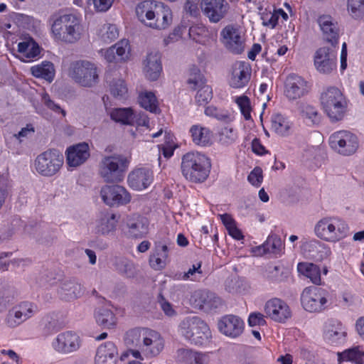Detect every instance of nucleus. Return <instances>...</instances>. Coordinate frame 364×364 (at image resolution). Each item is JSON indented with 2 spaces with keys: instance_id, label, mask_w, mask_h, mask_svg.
Listing matches in <instances>:
<instances>
[{
  "instance_id": "de8ad7c7",
  "label": "nucleus",
  "mask_w": 364,
  "mask_h": 364,
  "mask_svg": "<svg viewBox=\"0 0 364 364\" xmlns=\"http://www.w3.org/2000/svg\"><path fill=\"white\" fill-rule=\"evenodd\" d=\"M139 102L141 107L152 113H156L159 110L156 97L151 92L141 93L139 97Z\"/></svg>"
},
{
  "instance_id": "aec40b11",
  "label": "nucleus",
  "mask_w": 364,
  "mask_h": 364,
  "mask_svg": "<svg viewBox=\"0 0 364 364\" xmlns=\"http://www.w3.org/2000/svg\"><path fill=\"white\" fill-rule=\"evenodd\" d=\"M131 46L127 39H122L107 49L101 50L102 56L108 63H122L130 56Z\"/></svg>"
},
{
  "instance_id": "2f4dec72",
  "label": "nucleus",
  "mask_w": 364,
  "mask_h": 364,
  "mask_svg": "<svg viewBox=\"0 0 364 364\" xmlns=\"http://www.w3.org/2000/svg\"><path fill=\"white\" fill-rule=\"evenodd\" d=\"M162 66L161 58L158 53H151L144 61V72L146 77L152 81L156 80L161 73Z\"/></svg>"
},
{
  "instance_id": "ea45409f",
  "label": "nucleus",
  "mask_w": 364,
  "mask_h": 364,
  "mask_svg": "<svg viewBox=\"0 0 364 364\" xmlns=\"http://www.w3.org/2000/svg\"><path fill=\"white\" fill-rule=\"evenodd\" d=\"M112 265L114 270L122 275L127 277H134L135 274V269L134 264L125 257H116Z\"/></svg>"
},
{
  "instance_id": "39448f33",
  "label": "nucleus",
  "mask_w": 364,
  "mask_h": 364,
  "mask_svg": "<svg viewBox=\"0 0 364 364\" xmlns=\"http://www.w3.org/2000/svg\"><path fill=\"white\" fill-rule=\"evenodd\" d=\"M179 332L186 340L198 346L207 344L211 338L208 326L198 316L185 318L180 323Z\"/></svg>"
},
{
  "instance_id": "7ed1b4c3",
  "label": "nucleus",
  "mask_w": 364,
  "mask_h": 364,
  "mask_svg": "<svg viewBox=\"0 0 364 364\" xmlns=\"http://www.w3.org/2000/svg\"><path fill=\"white\" fill-rule=\"evenodd\" d=\"M51 32L55 40L75 43L82 34L80 20L74 14H54L50 18Z\"/></svg>"
},
{
  "instance_id": "13d9d810",
  "label": "nucleus",
  "mask_w": 364,
  "mask_h": 364,
  "mask_svg": "<svg viewBox=\"0 0 364 364\" xmlns=\"http://www.w3.org/2000/svg\"><path fill=\"white\" fill-rule=\"evenodd\" d=\"M42 103L49 109L57 114H62L63 117L66 115V112L60 106L53 101L48 94L44 93L42 96Z\"/></svg>"
},
{
  "instance_id": "49530a36",
  "label": "nucleus",
  "mask_w": 364,
  "mask_h": 364,
  "mask_svg": "<svg viewBox=\"0 0 364 364\" xmlns=\"http://www.w3.org/2000/svg\"><path fill=\"white\" fill-rule=\"evenodd\" d=\"M290 124L287 119L280 114H277L272 117V129L277 134L287 136L289 134Z\"/></svg>"
},
{
  "instance_id": "79ce46f5",
  "label": "nucleus",
  "mask_w": 364,
  "mask_h": 364,
  "mask_svg": "<svg viewBox=\"0 0 364 364\" xmlns=\"http://www.w3.org/2000/svg\"><path fill=\"white\" fill-rule=\"evenodd\" d=\"M288 271L283 265H268L265 269V277L273 282H284L287 277Z\"/></svg>"
},
{
  "instance_id": "09e8293b",
  "label": "nucleus",
  "mask_w": 364,
  "mask_h": 364,
  "mask_svg": "<svg viewBox=\"0 0 364 364\" xmlns=\"http://www.w3.org/2000/svg\"><path fill=\"white\" fill-rule=\"evenodd\" d=\"M99 36L102 41L109 43L118 38L119 31L116 25L106 23L100 29Z\"/></svg>"
},
{
  "instance_id": "603ef678",
  "label": "nucleus",
  "mask_w": 364,
  "mask_h": 364,
  "mask_svg": "<svg viewBox=\"0 0 364 364\" xmlns=\"http://www.w3.org/2000/svg\"><path fill=\"white\" fill-rule=\"evenodd\" d=\"M219 142L225 146H228L233 144L237 135L233 128L230 127H222L218 133Z\"/></svg>"
},
{
  "instance_id": "f704fd0d",
  "label": "nucleus",
  "mask_w": 364,
  "mask_h": 364,
  "mask_svg": "<svg viewBox=\"0 0 364 364\" xmlns=\"http://www.w3.org/2000/svg\"><path fill=\"white\" fill-rule=\"evenodd\" d=\"M193 141L199 146H205L211 144V132L205 127L193 125L190 129Z\"/></svg>"
},
{
  "instance_id": "338daca9",
  "label": "nucleus",
  "mask_w": 364,
  "mask_h": 364,
  "mask_svg": "<svg viewBox=\"0 0 364 364\" xmlns=\"http://www.w3.org/2000/svg\"><path fill=\"white\" fill-rule=\"evenodd\" d=\"M184 9L186 11L192 16H197L199 13L197 4L191 0L186 1Z\"/></svg>"
},
{
  "instance_id": "680f3d73",
  "label": "nucleus",
  "mask_w": 364,
  "mask_h": 364,
  "mask_svg": "<svg viewBox=\"0 0 364 364\" xmlns=\"http://www.w3.org/2000/svg\"><path fill=\"white\" fill-rule=\"evenodd\" d=\"M134 119H132V124H130L132 126L136 127H149V119L147 115L144 112H139L138 114L134 112Z\"/></svg>"
},
{
  "instance_id": "412c9836",
  "label": "nucleus",
  "mask_w": 364,
  "mask_h": 364,
  "mask_svg": "<svg viewBox=\"0 0 364 364\" xmlns=\"http://www.w3.org/2000/svg\"><path fill=\"white\" fill-rule=\"evenodd\" d=\"M309 92L307 82L301 76L290 74L284 85V95L289 100H296Z\"/></svg>"
},
{
  "instance_id": "473e14b6",
  "label": "nucleus",
  "mask_w": 364,
  "mask_h": 364,
  "mask_svg": "<svg viewBox=\"0 0 364 364\" xmlns=\"http://www.w3.org/2000/svg\"><path fill=\"white\" fill-rule=\"evenodd\" d=\"M283 243L281 238L277 235H270L267 240L259 246L253 249L256 255H262L266 253L279 255L282 250Z\"/></svg>"
},
{
  "instance_id": "a878e982",
  "label": "nucleus",
  "mask_w": 364,
  "mask_h": 364,
  "mask_svg": "<svg viewBox=\"0 0 364 364\" xmlns=\"http://www.w3.org/2000/svg\"><path fill=\"white\" fill-rule=\"evenodd\" d=\"M57 292L62 300L70 301L80 297L84 289L77 279H65L60 282Z\"/></svg>"
},
{
  "instance_id": "f03ea898",
  "label": "nucleus",
  "mask_w": 364,
  "mask_h": 364,
  "mask_svg": "<svg viewBox=\"0 0 364 364\" xmlns=\"http://www.w3.org/2000/svg\"><path fill=\"white\" fill-rule=\"evenodd\" d=\"M139 20L151 28L164 30L172 23L173 15L170 8L164 3L144 1L136 8Z\"/></svg>"
},
{
  "instance_id": "6e6552de",
  "label": "nucleus",
  "mask_w": 364,
  "mask_h": 364,
  "mask_svg": "<svg viewBox=\"0 0 364 364\" xmlns=\"http://www.w3.org/2000/svg\"><path fill=\"white\" fill-rule=\"evenodd\" d=\"M68 75L77 84L92 87L99 82V69L95 63L87 60H76L70 63Z\"/></svg>"
},
{
  "instance_id": "b1692460",
  "label": "nucleus",
  "mask_w": 364,
  "mask_h": 364,
  "mask_svg": "<svg viewBox=\"0 0 364 364\" xmlns=\"http://www.w3.org/2000/svg\"><path fill=\"white\" fill-rule=\"evenodd\" d=\"M218 326L223 334L235 338L243 333L245 323L239 316L230 314L223 316L218 321Z\"/></svg>"
},
{
  "instance_id": "f257e3e1",
  "label": "nucleus",
  "mask_w": 364,
  "mask_h": 364,
  "mask_svg": "<svg viewBox=\"0 0 364 364\" xmlns=\"http://www.w3.org/2000/svg\"><path fill=\"white\" fill-rule=\"evenodd\" d=\"M127 350L122 353L121 360H126L129 355L134 358L144 360V356H157L164 349V341L161 334L146 328H134L127 331L124 336Z\"/></svg>"
},
{
  "instance_id": "c9c22d12",
  "label": "nucleus",
  "mask_w": 364,
  "mask_h": 364,
  "mask_svg": "<svg viewBox=\"0 0 364 364\" xmlns=\"http://www.w3.org/2000/svg\"><path fill=\"white\" fill-rule=\"evenodd\" d=\"M95 318L97 324L103 328H111L117 323V318L114 313L105 307H100L96 310Z\"/></svg>"
},
{
  "instance_id": "4468645a",
  "label": "nucleus",
  "mask_w": 364,
  "mask_h": 364,
  "mask_svg": "<svg viewBox=\"0 0 364 364\" xmlns=\"http://www.w3.org/2000/svg\"><path fill=\"white\" fill-rule=\"evenodd\" d=\"M100 195L102 200L109 206L126 205L131 200L129 192L123 186L119 185L102 187Z\"/></svg>"
},
{
  "instance_id": "69168bd1",
  "label": "nucleus",
  "mask_w": 364,
  "mask_h": 364,
  "mask_svg": "<svg viewBox=\"0 0 364 364\" xmlns=\"http://www.w3.org/2000/svg\"><path fill=\"white\" fill-rule=\"evenodd\" d=\"M209 362L208 353L195 351L193 364H208Z\"/></svg>"
},
{
  "instance_id": "4d7b16f0",
  "label": "nucleus",
  "mask_w": 364,
  "mask_h": 364,
  "mask_svg": "<svg viewBox=\"0 0 364 364\" xmlns=\"http://www.w3.org/2000/svg\"><path fill=\"white\" fill-rule=\"evenodd\" d=\"M110 91L115 97H123L127 92L124 81L121 79L113 80L110 84Z\"/></svg>"
},
{
  "instance_id": "6e6d98bb",
  "label": "nucleus",
  "mask_w": 364,
  "mask_h": 364,
  "mask_svg": "<svg viewBox=\"0 0 364 364\" xmlns=\"http://www.w3.org/2000/svg\"><path fill=\"white\" fill-rule=\"evenodd\" d=\"M235 102L240 107V112L246 120L251 119L250 100L248 97L242 95L235 99Z\"/></svg>"
},
{
  "instance_id": "bb28decb",
  "label": "nucleus",
  "mask_w": 364,
  "mask_h": 364,
  "mask_svg": "<svg viewBox=\"0 0 364 364\" xmlns=\"http://www.w3.org/2000/svg\"><path fill=\"white\" fill-rule=\"evenodd\" d=\"M153 171L148 168H136L128 176L129 186L136 191L146 188L153 182Z\"/></svg>"
},
{
  "instance_id": "6ab92c4d",
  "label": "nucleus",
  "mask_w": 364,
  "mask_h": 364,
  "mask_svg": "<svg viewBox=\"0 0 364 364\" xmlns=\"http://www.w3.org/2000/svg\"><path fill=\"white\" fill-rule=\"evenodd\" d=\"M264 311L267 317L278 323H284L291 316L289 305L284 301L277 298L267 301Z\"/></svg>"
},
{
  "instance_id": "052dcab7",
  "label": "nucleus",
  "mask_w": 364,
  "mask_h": 364,
  "mask_svg": "<svg viewBox=\"0 0 364 364\" xmlns=\"http://www.w3.org/2000/svg\"><path fill=\"white\" fill-rule=\"evenodd\" d=\"M263 180L262 170L260 167H255L248 175L247 181L254 186L259 187Z\"/></svg>"
},
{
  "instance_id": "423d86ee",
  "label": "nucleus",
  "mask_w": 364,
  "mask_h": 364,
  "mask_svg": "<svg viewBox=\"0 0 364 364\" xmlns=\"http://www.w3.org/2000/svg\"><path fill=\"white\" fill-rule=\"evenodd\" d=\"M129 160L122 154L104 156L99 164V174L107 183H118L124 179Z\"/></svg>"
},
{
  "instance_id": "72a5a7b5",
  "label": "nucleus",
  "mask_w": 364,
  "mask_h": 364,
  "mask_svg": "<svg viewBox=\"0 0 364 364\" xmlns=\"http://www.w3.org/2000/svg\"><path fill=\"white\" fill-rule=\"evenodd\" d=\"M117 222L118 220L115 214L110 213L102 214L97 223V233L102 235L113 234L116 230Z\"/></svg>"
},
{
  "instance_id": "c03bdc74",
  "label": "nucleus",
  "mask_w": 364,
  "mask_h": 364,
  "mask_svg": "<svg viewBox=\"0 0 364 364\" xmlns=\"http://www.w3.org/2000/svg\"><path fill=\"white\" fill-rule=\"evenodd\" d=\"M110 117L117 122L130 125L133 123L134 111L132 108H116L111 111Z\"/></svg>"
},
{
  "instance_id": "9b49d317",
  "label": "nucleus",
  "mask_w": 364,
  "mask_h": 364,
  "mask_svg": "<svg viewBox=\"0 0 364 364\" xmlns=\"http://www.w3.org/2000/svg\"><path fill=\"white\" fill-rule=\"evenodd\" d=\"M63 164V155L58 150L54 149L40 154L34 161L36 171L45 177H51L57 174Z\"/></svg>"
},
{
  "instance_id": "7c9ffc66",
  "label": "nucleus",
  "mask_w": 364,
  "mask_h": 364,
  "mask_svg": "<svg viewBox=\"0 0 364 364\" xmlns=\"http://www.w3.org/2000/svg\"><path fill=\"white\" fill-rule=\"evenodd\" d=\"M318 23L326 41L335 47L338 44V29L336 23L333 22L331 16L323 15L318 18Z\"/></svg>"
},
{
  "instance_id": "a18cd8bd",
  "label": "nucleus",
  "mask_w": 364,
  "mask_h": 364,
  "mask_svg": "<svg viewBox=\"0 0 364 364\" xmlns=\"http://www.w3.org/2000/svg\"><path fill=\"white\" fill-rule=\"evenodd\" d=\"M43 331L49 335L60 331L63 327V323L58 319V314L51 313L46 315L43 319Z\"/></svg>"
},
{
  "instance_id": "5701e85b",
  "label": "nucleus",
  "mask_w": 364,
  "mask_h": 364,
  "mask_svg": "<svg viewBox=\"0 0 364 364\" xmlns=\"http://www.w3.org/2000/svg\"><path fill=\"white\" fill-rule=\"evenodd\" d=\"M80 341L79 336L72 332L65 331L58 335L52 343L53 348L58 353L68 354L79 349Z\"/></svg>"
},
{
  "instance_id": "864d4df0",
  "label": "nucleus",
  "mask_w": 364,
  "mask_h": 364,
  "mask_svg": "<svg viewBox=\"0 0 364 364\" xmlns=\"http://www.w3.org/2000/svg\"><path fill=\"white\" fill-rule=\"evenodd\" d=\"M348 10L354 18L364 16V0H348Z\"/></svg>"
},
{
  "instance_id": "f8f14e48",
  "label": "nucleus",
  "mask_w": 364,
  "mask_h": 364,
  "mask_svg": "<svg viewBox=\"0 0 364 364\" xmlns=\"http://www.w3.org/2000/svg\"><path fill=\"white\" fill-rule=\"evenodd\" d=\"M331 147L341 154L349 156L354 154L358 147L357 136L353 133L341 130L332 134L329 137Z\"/></svg>"
},
{
  "instance_id": "cd10ccee",
  "label": "nucleus",
  "mask_w": 364,
  "mask_h": 364,
  "mask_svg": "<svg viewBox=\"0 0 364 364\" xmlns=\"http://www.w3.org/2000/svg\"><path fill=\"white\" fill-rule=\"evenodd\" d=\"M118 357L116 345L113 342L108 341L97 348L95 364H117Z\"/></svg>"
},
{
  "instance_id": "3c124183",
  "label": "nucleus",
  "mask_w": 364,
  "mask_h": 364,
  "mask_svg": "<svg viewBox=\"0 0 364 364\" xmlns=\"http://www.w3.org/2000/svg\"><path fill=\"white\" fill-rule=\"evenodd\" d=\"M188 84L193 90H196L205 85V80L200 70L196 66L190 68Z\"/></svg>"
},
{
  "instance_id": "20e7f679",
  "label": "nucleus",
  "mask_w": 364,
  "mask_h": 364,
  "mask_svg": "<svg viewBox=\"0 0 364 364\" xmlns=\"http://www.w3.org/2000/svg\"><path fill=\"white\" fill-rule=\"evenodd\" d=\"M210 167L209 159L200 153L188 152L182 157V174L193 183L204 182L209 176Z\"/></svg>"
},
{
  "instance_id": "0e129e2a",
  "label": "nucleus",
  "mask_w": 364,
  "mask_h": 364,
  "mask_svg": "<svg viewBox=\"0 0 364 364\" xmlns=\"http://www.w3.org/2000/svg\"><path fill=\"white\" fill-rule=\"evenodd\" d=\"M158 301L166 315L172 316L176 314V311L173 309L171 304L167 301L161 294L159 295Z\"/></svg>"
},
{
  "instance_id": "58836bf2",
  "label": "nucleus",
  "mask_w": 364,
  "mask_h": 364,
  "mask_svg": "<svg viewBox=\"0 0 364 364\" xmlns=\"http://www.w3.org/2000/svg\"><path fill=\"white\" fill-rule=\"evenodd\" d=\"M31 71L34 77L45 79L48 82H52L55 76L53 64L49 61H44L41 65L31 67Z\"/></svg>"
},
{
  "instance_id": "393cba45",
  "label": "nucleus",
  "mask_w": 364,
  "mask_h": 364,
  "mask_svg": "<svg viewBox=\"0 0 364 364\" xmlns=\"http://www.w3.org/2000/svg\"><path fill=\"white\" fill-rule=\"evenodd\" d=\"M251 72L252 69L248 63L235 62L232 66V73L229 80L230 87L242 88L246 86L250 80Z\"/></svg>"
},
{
  "instance_id": "9d476101",
  "label": "nucleus",
  "mask_w": 364,
  "mask_h": 364,
  "mask_svg": "<svg viewBox=\"0 0 364 364\" xmlns=\"http://www.w3.org/2000/svg\"><path fill=\"white\" fill-rule=\"evenodd\" d=\"M331 297L329 291L323 288L308 287L301 294V304L306 311L321 312L331 304Z\"/></svg>"
},
{
  "instance_id": "ddd939ff",
  "label": "nucleus",
  "mask_w": 364,
  "mask_h": 364,
  "mask_svg": "<svg viewBox=\"0 0 364 364\" xmlns=\"http://www.w3.org/2000/svg\"><path fill=\"white\" fill-rule=\"evenodd\" d=\"M229 8L225 0H201L200 2L203 14L213 23L222 21L228 14Z\"/></svg>"
},
{
  "instance_id": "5fc2aeb1",
  "label": "nucleus",
  "mask_w": 364,
  "mask_h": 364,
  "mask_svg": "<svg viewBox=\"0 0 364 364\" xmlns=\"http://www.w3.org/2000/svg\"><path fill=\"white\" fill-rule=\"evenodd\" d=\"M213 97L212 88L208 85H203L198 88L196 95V101L198 105H207Z\"/></svg>"
},
{
  "instance_id": "a211bd4d",
  "label": "nucleus",
  "mask_w": 364,
  "mask_h": 364,
  "mask_svg": "<svg viewBox=\"0 0 364 364\" xmlns=\"http://www.w3.org/2000/svg\"><path fill=\"white\" fill-rule=\"evenodd\" d=\"M36 310L37 307L34 304L23 302L9 310L6 318V324L11 328H15L31 318Z\"/></svg>"
},
{
  "instance_id": "dca6fc26",
  "label": "nucleus",
  "mask_w": 364,
  "mask_h": 364,
  "mask_svg": "<svg viewBox=\"0 0 364 364\" xmlns=\"http://www.w3.org/2000/svg\"><path fill=\"white\" fill-rule=\"evenodd\" d=\"M124 223L125 234L130 238H142L148 233V220L139 214L127 216Z\"/></svg>"
},
{
  "instance_id": "37998d69",
  "label": "nucleus",
  "mask_w": 364,
  "mask_h": 364,
  "mask_svg": "<svg viewBox=\"0 0 364 364\" xmlns=\"http://www.w3.org/2000/svg\"><path fill=\"white\" fill-rule=\"evenodd\" d=\"M299 110L301 117L308 119V122L312 125H318L321 123V117L314 107L306 103H301Z\"/></svg>"
},
{
  "instance_id": "c756f323",
  "label": "nucleus",
  "mask_w": 364,
  "mask_h": 364,
  "mask_svg": "<svg viewBox=\"0 0 364 364\" xmlns=\"http://www.w3.org/2000/svg\"><path fill=\"white\" fill-rule=\"evenodd\" d=\"M347 332L346 328L338 320H330L326 323L324 338L331 344H341L346 341Z\"/></svg>"
},
{
  "instance_id": "e2e57ef3",
  "label": "nucleus",
  "mask_w": 364,
  "mask_h": 364,
  "mask_svg": "<svg viewBox=\"0 0 364 364\" xmlns=\"http://www.w3.org/2000/svg\"><path fill=\"white\" fill-rule=\"evenodd\" d=\"M248 323L250 326H264L266 324V321L262 314L259 312H253L249 316Z\"/></svg>"
},
{
  "instance_id": "4be33fe9",
  "label": "nucleus",
  "mask_w": 364,
  "mask_h": 364,
  "mask_svg": "<svg viewBox=\"0 0 364 364\" xmlns=\"http://www.w3.org/2000/svg\"><path fill=\"white\" fill-rule=\"evenodd\" d=\"M223 43L233 54H240L245 49V40L240 31L232 26H227L221 31Z\"/></svg>"
},
{
  "instance_id": "c85d7f7f",
  "label": "nucleus",
  "mask_w": 364,
  "mask_h": 364,
  "mask_svg": "<svg viewBox=\"0 0 364 364\" xmlns=\"http://www.w3.org/2000/svg\"><path fill=\"white\" fill-rule=\"evenodd\" d=\"M67 163L70 166L77 167L90 157L89 146L82 142L69 147L66 151Z\"/></svg>"
},
{
  "instance_id": "f3484780",
  "label": "nucleus",
  "mask_w": 364,
  "mask_h": 364,
  "mask_svg": "<svg viewBox=\"0 0 364 364\" xmlns=\"http://www.w3.org/2000/svg\"><path fill=\"white\" fill-rule=\"evenodd\" d=\"M336 54L328 47L318 48L314 54V65L317 70L329 74L336 68Z\"/></svg>"
},
{
  "instance_id": "774afa93",
  "label": "nucleus",
  "mask_w": 364,
  "mask_h": 364,
  "mask_svg": "<svg viewBox=\"0 0 364 364\" xmlns=\"http://www.w3.org/2000/svg\"><path fill=\"white\" fill-rule=\"evenodd\" d=\"M150 264L155 269H161L166 264V259L154 254L150 257Z\"/></svg>"
},
{
  "instance_id": "2eb2a0df",
  "label": "nucleus",
  "mask_w": 364,
  "mask_h": 364,
  "mask_svg": "<svg viewBox=\"0 0 364 364\" xmlns=\"http://www.w3.org/2000/svg\"><path fill=\"white\" fill-rule=\"evenodd\" d=\"M191 301L196 307L205 312L215 311L223 305L222 299L219 296L207 290L196 291L191 296Z\"/></svg>"
},
{
  "instance_id": "bf43d9fd",
  "label": "nucleus",
  "mask_w": 364,
  "mask_h": 364,
  "mask_svg": "<svg viewBox=\"0 0 364 364\" xmlns=\"http://www.w3.org/2000/svg\"><path fill=\"white\" fill-rule=\"evenodd\" d=\"M195 351L188 348H180L177 350V359L183 364H193Z\"/></svg>"
},
{
  "instance_id": "1a4fd4ad",
  "label": "nucleus",
  "mask_w": 364,
  "mask_h": 364,
  "mask_svg": "<svg viewBox=\"0 0 364 364\" xmlns=\"http://www.w3.org/2000/svg\"><path fill=\"white\" fill-rule=\"evenodd\" d=\"M320 100L331 122H338L344 117L347 105L342 92L337 87H328L321 94Z\"/></svg>"
},
{
  "instance_id": "a19ab883",
  "label": "nucleus",
  "mask_w": 364,
  "mask_h": 364,
  "mask_svg": "<svg viewBox=\"0 0 364 364\" xmlns=\"http://www.w3.org/2000/svg\"><path fill=\"white\" fill-rule=\"evenodd\" d=\"M18 51L26 58H34L40 54V48L32 38L18 43Z\"/></svg>"
},
{
  "instance_id": "e433bc0d",
  "label": "nucleus",
  "mask_w": 364,
  "mask_h": 364,
  "mask_svg": "<svg viewBox=\"0 0 364 364\" xmlns=\"http://www.w3.org/2000/svg\"><path fill=\"white\" fill-rule=\"evenodd\" d=\"M297 270L300 274L309 278L314 284L317 285L321 284V270L316 264L299 262L297 265Z\"/></svg>"
},
{
  "instance_id": "8fccbe9b",
  "label": "nucleus",
  "mask_w": 364,
  "mask_h": 364,
  "mask_svg": "<svg viewBox=\"0 0 364 364\" xmlns=\"http://www.w3.org/2000/svg\"><path fill=\"white\" fill-rule=\"evenodd\" d=\"M202 262H198L193 264L188 270L180 276L183 280H191L192 282H200L204 277L203 270L201 269Z\"/></svg>"
},
{
  "instance_id": "0eeeda50",
  "label": "nucleus",
  "mask_w": 364,
  "mask_h": 364,
  "mask_svg": "<svg viewBox=\"0 0 364 364\" xmlns=\"http://www.w3.org/2000/svg\"><path fill=\"white\" fill-rule=\"evenodd\" d=\"M316 236L326 242H336L345 238L349 231L348 224L338 217L321 219L314 228Z\"/></svg>"
},
{
  "instance_id": "4c0bfd02",
  "label": "nucleus",
  "mask_w": 364,
  "mask_h": 364,
  "mask_svg": "<svg viewBox=\"0 0 364 364\" xmlns=\"http://www.w3.org/2000/svg\"><path fill=\"white\" fill-rule=\"evenodd\" d=\"M364 351L360 346L353 347L338 353V362L348 361L354 364H363Z\"/></svg>"
}]
</instances>
